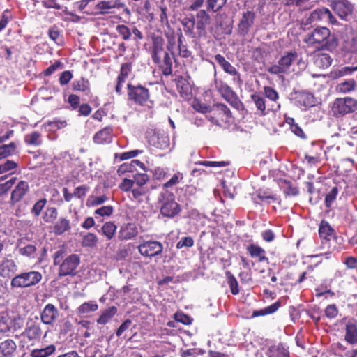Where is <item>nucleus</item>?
<instances>
[{"label":"nucleus","instance_id":"obj_1","mask_svg":"<svg viewBox=\"0 0 357 357\" xmlns=\"http://www.w3.org/2000/svg\"><path fill=\"white\" fill-rule=\"evenodd\" d=\"M303 41L318 50H333L337 45V40L331 36L330 30L324 26L314 29L305 36Z\"/></svg>","mask_w":357,"mask_h":357},{"label":"nucleus","instance_id":"obj_2","mask_svg":"<svg viewBox=\"0 0 357 357\" xmlns=\"http://www.w3.org/2000/svg\"><path fill=\"white\" fill-rule=\"evenodd\" d=\"M64 251L57 250L54 255V264L59 265V276H74L77 273V268L80 263V258L76 254H71L61 261Z\"/></svg>","mask_w":357,"mask_h":357},{"label":"nucleus","instance_id":"obj_3","mask_svg":"<svg viewBox=\"0 0 357 357\" xmlns=\"http://www.w3.org/2000/svg\"><path fill=\"white\" fill-rule=\"evenodd\" d=\"M41 273L36 271H24L15 275L10 280L12 289H26L38 285L42 280Z\"/></svg>","mask_w":357,"mask_h":357},{"label":"nucleus","instance_id":"obj_4","mask_svg":"<svg viewBox=\"0 0 357 357\" xmlns=\"http://www.w3.org/2000/svg\"><path fill=\"white\" fill-rule=\"evenodd\" d=\"M160 213L167 218H174L181 211L178 203L175 200L174 195L167 190L161 192L158 197Z\"/></svg>","mask_w":357,"mask_h":357},{"label":"nucleus","instance_id":"obj_5","mask_svg":"<svg viewBox=\"0 0 357 357\" xmlns=\"http://www.w3.org/2000/svg\"><path fill=\"white\" fill-rule=\"evenodd\" d=\"M357 109V100L351 98H337L331 105V112L336 118L343 117Z\"/></svg>","mask_w":357,"mask_h":357},{"label":"nucleus","instance_id":"obj_6","mask_svg":"<svg viewBox=\"0 0 357 357\" xmlns=\"http://www.w3.org/2000/svg\"><path fill=\"white\" fill-rule=\"evenodd\" d=\"M206 118L213 124L222 126L224 123L229 122L231 112L225 105L217 104L210 110Z\"/></svg>","mask_w":357,"mask_h":357},{"label":"nucleus","instance_id":"obj_7","mask_svg":"<svg viewBox=\"0 0 357 357\" xmlns=\"http://www.w3.org/2000/svg\"><path fill=\"white\" fill-rule=\"evenodd\" d=\"M113 9H122L123 12L126 14H130L129 8L126 6V4L123 2L121 1V0L101 1L95 5L93 11H91V13L94 15L109 14L112 13L111 10Z\"/></svg>","mask_w":357,"mask_h":357},{"label":"nucleus","instance_id":"obj_8","mask_svg":"<svg viewBox=\"0 0 357 357\" xmlns=\"http://www.w3.org/2000/svg\"><path fill=\"white\" fill-rule=\"evenodd\" d=\"M128 99L140 106L146 105L149 100V89L142 85L128 84Z\"/></svg>","mask_w":357,"mask_h":357},{"label":"nucleus","instance_id":"obj_9","mask_svg":"<svg viewBox=\"0 0 357 357\" xmlns=\"http://www.w3.org/2000/svg\"><path fill=\"white\" fill-rule=\"evenodd\" d=\"M297 59L298 54L296 52H287L279 59L278 64L271 66L268 71L273 74L287 73Z\"/></svg>","mask_w":357,"mask_h":357},{"label":"nucleus","instance_id":"obj_10","mask_svg":"<svg viewBox=\"0 0 357 357\" xmlns=\"http://www.w3.org/2000/svg\"><path fill=\"white\" fill-rule=\"evenodd\" d=\"M317 22H328L331 24H335L337 20L331 12L326 8H319L311 13L306 20V24Z\"/></svg>","mask_w":357,"mask_h":357},{"label":"nucleus","instance_id":"obj_11","mask_svg":"<svg viewBox=\"0 0 357 357\" xmlns=\"http://www.w3.org/2000/svg\"><path fill=\"white\" fill-rule=\"evenodd\" d=\"M333 11L344 20H349L354 11V5L348 0H335L331 4Z\"/></svg>","mask_w":357,"mask_h":357},{"label":"nucleus","instance_id":"obj_12","mask_svg":"<svg viewBox=\"0 0 357 357\" xmlns=\"http://www.w3.org/2000/svg\"><path fill=\"white\" fill-rule=\"evenodd\" d=\"M138 250L142 255L151 257L160 255L163 250V245L159 241H148L141 243Z\"/></svg>","mask_w":357,"mask_h":357},{"label":"nucleus","instance_id":"obj_13","mask_svg":"<svg viewBox=\"0 0 357 357\" xmlns=\"http://www.w3.org/2000/svg\"><path fill=\"white\" fill-rule=\"evenodd\" d=\"M18 266L13 259L3 258L0 262V277L11 279L17 275Z\"/></svg>","mask_w":357,"mask_h":357},{"label":"nucleus","instance_id":"obj_14","mask_svg":"<svg viewBox=\"0 0 357 357\" xmlns=\"http://www.w3.org/2000/svg\"><path fill=\"white\" fill-rule=\"evenodd\" d=\"M59 317L58 309L51 303L47 304L40 313L41 321L46 325H53Z\"/></svg>","mask_w":357,"mask_h":357},{"label":"nucleus","instance_id":"obj_15","mask_svg":"<svg viewBox=\"0 0 357 357\" xmlns=\"http://www.w3.org/2000/svg\"><path fill=\"white\" fill-rule=\"evenodd\" d=\"M344 341L351 345L357 344V321L349 319L345 324Z\"/></svg>","mask_w":357,"mask_h":357},{"label":"nucleus","instance_id":"obj_16","mask_svg":"<svg viewBox=\"0 0 357 357\" xmlns=\"http://www.w3.org/2000/svg\"><path fill=\"white\" fill-rule=\"evenodd\" d=\"M29 191V183L25 181H20L11 192L10 204L15 205L20 202Z\"/></svg>","mask_w":357,"mask_h":357},{"label":"nucleus","instance_id":"obj_17","mask_svg":"<svg viewBox=\"0 0 357 357\" xmlns=\"http://www.w3.org/2000/svg\"><path fill=\"white\" fill-rule=\"evenodd\" d=\"M296 102L297 105L303 110H306L316 105V100L312 93L301 91L296 94Z\"/></svg>","mask_w":357,"mask_h":357},{"label":"nucleus","instance_id":"obj_18","mask_svg":"<svg viewBox=\"0 0 357 357\" xmlns=\"http://www.w3.org/2000/svg\"><path fill=\"white\" fill-rule=\"evenodd\" d=\"M255 14L252 11H247L243 13L242 18L238 23V31L241 35H246L250 31V29L254 24Z\"/></svg>","mask_w":357,"mask_h":357},{"label":"nucleus","instance_id":"obj_19","mask_svg":"<svg viewBox=\"0 0 357 357\" xmlns=\"http://www.w3.org/2000/svg\"><path fill=\"white\" fill-rule=\"evenodd\" d=\"M215 59L225 73L234 76V81L241 82L239 73L234 66L225 59L223 56L220 54H216L215 56Z\"/></svg>","mask_w":357,"mask_h":357},{"label":"nucleus","instance_id":"obj_20","mask_svg":"<svg viewBox=\"0 0 357 357\" xmlns=\"http://www.w3.org/2000/svg\"><path fill=\"white\" fill-rule=\"evenodd\" d=\"M139 167L142 170H144L145 166L143 162L139 160H132L129 162H124L120 165L117 169V174L119 176H124L128 173L135 174L137 172V168Z\"/></svg>","mask_w":357,"mask_h":357},{"label":"nucleus","instance_id":"obj_21","mask_svg":"<svg viewBox=\"0 0 357 357\" xmlns=\"http://www.w3.org/2000/svg\"><path fill=\"white\" fill-rule=\"evenodd\" d=\"M247 252L252 258L257 259L258 262L268 263V258L266 257V252L264 248L258 245L252 243L247 246Z\"/></svg>","mask_w":357,"mask_h":357},{"label":"nucleus","instance_id":"obj_22","mask_svg":"<svg viewBox=\"0 0 357 357\" xmlns=\"http://www.w3.org/2000/svg\"><path fill=\"white\" fill-rule=\"evenodd\" d=\"M149 142L151 145L158 149H165L169 146V138L165 132H154Z\"/></svg>","mask_w":357,"mask_h":357},{"label":"nucleus","instance_id":"obj_23","mask_svg":"<svg viewBox=\"0 0 357 357\" xmlns=\"http://www.w3.org/2000/svg\"><path fill=\"white\" fill-rule=\"evenodd\" d=\"M138 234L137 227L133 223H128L122 225L119 231L120 240H130L135 238Z\"/></svg>","mask_w":357,"mask_h":357},{"label":"nucleus","instance_id":"obj_24","mask_svg":"<svg viewBox=\"0 0 357 357\" xmlns=\"http://www.w3.org/2000/svg\"><path fill=\"white\" fill-rule=\"evenodd\" d=\"M17 344L12 339H6L0 342V357H14Z\"/></svg>","mask_w":357,"mask_h":357},{"label":"nucleus","instance_id":"obj_25","mask_svg":"<svg viewBox=\"0 0 357 357\" xmlns=\"http://www.w3.org/2000/svg\"><path fill=\"white\" fill-rule=\"evenodd\" d=\"M196 29L199 36L205 33L206 27L210 23V16L204 10H200L197 13Z\"/></svg>","mask_w":357,"mask_h":357},{"label":"nucleus","instance_id":"obj_26","mask_svg":"<svg viewBox=\"0 0 357 357\" xmlns=\"http://www.w3.org/2000/svg\"><path fill=\"white\" fill-rule=\"evenodd\" d=\"M112 127H105L95 134L93 141L96 144L110 143L112 139Z\"/></svg>","mask_w":357,"mask_h":357},{"label":"nucleus","instance_id":"obj_27","mask_svg":"<svg viewBox=\"0 0 357 357\" xmlns=\"http://www.w3.org/2000/svg\"><path fill=\"white\" fill-rule=\"evenodd\" d=\"M16 331L15 319L8 316L0 317V333L8 334Z\"/></svg>","mask_w":357,"mask_h":357},{"label":"nucleus","instance_id":"obj_28","mask_svg":"<svg viewBox=\"0 0 357 357\" xmlns=\"http://www.w3.org/2000/svg\"><path fill=\"white\" fill-rule=\"evenodd\" d=\"M163 43L161 39H155L153 40L151 57L153 62L156 64H159L161 62V56L163 54L165 56Z\"/></svg>","mask_w":357,"mask_h":357},{"label":"nucleus","instance_id":"obj_29","mask_svg":"<svg viewBox=\"0 0 357 357\" xmlns=\"http://www.w3.org/2000/svg\"><path fill=\"white\" fill-rule=\"evenodd\" d=\"M319 234L321 238L330 241L335 236V230L327 221L323 220L319 224Z\"/></svg>","mask_w":357,"mask_h":357},{"label":"nucleus","instance_id":"obj_30","mask_svg":"<svg viewBox=\"0 0 357 357\" xmlns=\"http://www.w3.org/2000/svg\"><path fill=\"white\" fill-rule=\"evenodd\" d=\"M71 229L70 220L65 218H60L53 226V232L56 235H62Z\"/></svg>","mask_w":357,"mask_h":357},{"label":"nucleus","instance_id":"obj_31","mask_svg":"<svg viewBox=\"0 0 357 357\" xmlns=\"http://www.w3.org/2000/svg\"><path fill=\"white\" fill-rule=\"evenodd\" d=\"M314 63L319 68H327L332 63V59L328 54L318 53L314 56Z\"/></svg>","mask_w":357,"mask_h":357},{"label":"nucleus","instance_id":"obj_32","mask_svg":"<svg viewBox=\"0 0 357 357\" xmlns=\"http://www.w3.org/2000/svg\"><path fill=\"white\" fill-rule=\"evenodd\" d=\"M357 84L353 79H349L339 83L336 86V90L340 93H348L356 90Z\"/></svg>","mask_w":357,"mask_h":357},{"label":"nucleus","instance_id":"obj_33","mask_svg":"<svg viewBox=\"0 0 357 357\" xmlns=\"http://www.w3.org/2000/svg\"><path fill=\"white\" fill-rule=\"evenodd\" d=\"M117 308L114 306L109 307L101 312L100 316L97 319L98 324L105 325L107 324L112 317L116 314Z\"/></svg>","mask_w":357,"mask_h":357},{"label":"nucleus","instance_id":"obj_34","mask_svg":"<svg viewBox=\"0 0 357 357\" xmlns=\"http://www.w3.org/2000/svg\"><path fill=\"white\" fill-rule=\"evenodd\" d=\"M285 123L289 126L291 131L295 135L304 139L307 138L303 129L296 123L294 118L285 116Z\"/></svg>","mask_w":357,"mask_h":357},{"label":"nucleus","instance_id":"obj_35","mask_svg":"<svg viewBox=\"0 0 357 357\" xmlns=\"http://www.w3.org/2000/svg\"><path fill=\"white\" fill-rule=\"evenodd\" d=\"M252 200L255 204H259L260 202H270V200L275 201V197L266 191L259 190L252 194Z\"/></svg>","mask_w":357,"mask_h":357},{"label":"nucleus","instance_id":"obj_36","mask_svg":"<svg viewBox=\"0 0 357 357\" xmlns=\"http://www.w3.org/2000/svg\"><path fill=\"white\" fill-rule=\"evenodd\" d=\"M56 351V347L54 344H50L45 348L36 349L31 351V357H49Z\"/></svg>","mask_w":357,"mask_h":357},{"label":"nucleus","instance_id":"obj_37","mask_svg":"<svg viewBox=\"0 0 357 357\" xmlns=\"http://www.w3.org/2000/svg\"><path fill=\"white\" fill-rule=\"evenodd\" d=\"M24 334L29 340H38L42 335V330L38 325H31L25 329Z\"/></svg>","mask_w":357,"mask_h":357},{"label":"nucleus","instance_id":"obj_38","mask_svg":"<svg viewBox=\"0 0 357 357\" xmlns=\"http://www.w3.org/2000/svg\"><path fill=\"white\" fill-rule=\"evenodd\" d=\"M98 309L97 303L93 302H85L77 309V314L79 316H84L91 312H96Z\"/></svg>","mask_w":357,"mask_h":357},{"label":"nucleus","instance_id":"obj_39","mask_svg":"<svg viewBox=\"0 0 357 357\" xmlns=\"http://www.w3.org/2000/svg\"><path fill=\"white\" fill-rule=\"evenodd\" d=\"M280 307V303L277 301L272 305L267 306L263 309L255 310L252 312V317H256L259 316H264L267 314H271L275 312L279 307Z\"/></svg>","mask_w":357,"mask_h":357},{"label":"nucleus","instance_id":"obj_40","mask_svg":"<svg viewBox=\"0 0 357 357\" xmlns=\"http://www.w3.org/2000/svg\"><path fill=\"white\" fill-rule=\"evenodd\" d=\"M72 88L74 91H79L88 94L90 92L89 82L85 78H80L75 80L72 84Z\"/></svg>","mask_w":357,"mask_h":357},{"label":"nucleus","instance_id":"obj_41","mask_svg":"<svg viewBox=\"0 0 357 357\" xmlns=\"http://www.w3.org/2000/svg\"><path fill=\"white\" fill-rule=\"evenodd\" d=\"M116 228L114 222L109 221L103 224L101 230L102 234L106 236L108 240H111L116 233Z\"/></svg>","mask_w":357,"mask_h":357},{"label":"nucleus","instance_id":"obj_42","mask_svg":"<svg viewBox=\"0 0 357 357\" xmlns=\"http://www.w3.org/2000/svg\"><path fill=\"white\" fill-rule=\"evenodd\" d=\"M282 188L287 196H296L299 192L297 186L287 180H284L282 182Z\"/></svg>","mask_w":357,"mask_h":357},{"label":"nucleus","instance_id":"obj_43","mask_svg":"<svg viewBox=\"0 0 357 357\" xmlns=\"http://www.w3.org/2000/svg\"><path fill=\"white\" fill-rule=\"evenodd\" d=\"M267 355L268 357H289V352L281 346L271 347Z\"/></svg>","mask_w":357,"mask_h":357},{"label":"nucleus","instance_id":"obj_44","mask_svg":"<svg viewBox=\"0 0 357 357\" xmlns=\"http://www.w3.org/2000/svg\"><path fill=\"white\" fill-rule=\"evenodd\" d=\"M16 151V144L10 142L8 144H5L0 146V160L7 158L10 155L15 154Z\"/></svg>","mask_w":357,"mask_h":357},{"label":"nucleus","instance_id":"obj_45","mask_svg":"<svg viewBox=\"0 0 357 357\" xmlns=\"http://www.w3.org/2000/svg\"><path fill=\"white\" fill-rule=\"evenodd\" d=\"M162 74L168 76L172 73V62L167 52H165V56L162 64L160 65Z\"/></svg>","mask_w":357,"mask_h":357},{"label":"nucleus","instance_id":"obj_46","mask_svg":"<svg viewBox=\"0 0 357 357\" xmlns=\"http://www.w3.org/2000/svg\"><path fill=\"white\" fill-rule=\"evenodd\" d=\"M24 141L27 144L39 146L42 143L41 135L36 131L32 132L25 135Z\"/></svg>","mask_w":357,"mask_h":357},{"label":"nucleus","instance_id":"obj_47","mask_svg":"<svg viewBox=\"0 0 357 357\" xmlns=\"http://www.w3.org/2000/svg\"><path fill=\"white\" fill-rule=\"evenodd\" d=\"M225 275L227 280L228 284L231 289V292L234 295L238 294L239 293L238 283L236 278L229 271H227L225 272Z\"/></svg>","mask_w":357,"mask_h":357},{"label":"nucleus","instance_id":"obj_48","mask_svg":"<svg viewBox=\"0 0 357 357\" xmlns=\"http://www.w3.org/2000/svg\"><path fill=\"white\" fill-rule=\"evenodd\" d=\"M251 99L255 102L257 109L264 114L266 110V101L264 98L259 93H255L251 95Z\"/></svg>","mask_w":357,"mask_h":357},{"label":"nucleus","instance_id":"obj_49","mask_svg":"<svg viewBox=\"0 0 357 357\" xmlns=\"http://www.w3.org/2000/svg\"><path fill=\"white\" fill-rule=\"evenodd\" d=\"M184 32L186 35L195 37L194 28L195 22L194 18L185 17L182 20Z\"/></svg>","mask_w":357,"mask_h":357},{"label":"nucleus","instance_id":"obj_50","mask_svg":"<svg viewBox=\"0 0 357 357\" xmlns=\"http://www.w3.org/2000/svg\"><path fill=\"white\" fill-rule=\"evenodd\" d=\"M98 238L97 236L93 233H88L84 236L82 244L84 247L94 248L97 245Z\"/></svg>","mask_w":357,"mask_h":357},{"label":"nucleus","instance_id":"obj_51","mask_svg":"<svg viewBox=\"0 0 357 357\" xmlns=\"http://www.w3.org/2000/svg\"><path fill=\"white\" fill-rule=\"evenodd\" d=\"M58 211L55 207L47 208L43 215V219L45 222L52 223L57 218Z\"/></svg>","mask_w":357,"mask_h":357},{"label":"nucleus","instance_id":"obj_52","mask_svg":"<svg viewBox=\"0 0 357 357\" xmlns=\"http://www.w3.org/2000/svg\"><path fill=\"white\" fill-rule=\"evenodd\" d=\"M47 126L50 128L51 131H56L59 129L63 128L67 126L68 123L64 119H54L51 121L47 123Z\"/></svg>","mask_w":357,"mask_h":357},{"label":"nucleus","instance_id":"obj_53","mask_svg":"<svg viewBox=\"0 0 357 357\" xmlns=\"http://www.w3.org/2000/svg\"><path fill=\"white\" fill-rule=\"evenodd\" d=\"M47 201L45 198L38 200L31 209V214L35 217H38L44 209Z\"/></svg>","mask_w":357,"mask_h":357},{"label":"nucleus","instance_id":"obj_54","mask_svg":"<svg viewBox=\"0 0 357 357\" xmlns=\"http://www.w3.org/2000/svg\"><path fill=\"white\" fill-rule=\"evenodd\" d=\"M108 199L106 195H102L100 197H96L91 195L86 200V206L89 207L96 206L105 203Z\"/></svg>","mask_w":357,"mask_h":357},{"label":"nucleus","instance_id":"obj_55","mask_svg":"<svg viewBox=\"0 0 357 357\" xmlns=\"http://www.w3.org/2000/svg\"><path fill=\"white\" fill-rule=\"evenodd\" d=\"M222 96L228 102H236L238 100L236 93L231 90V89L227 86H222L221 89Z\"/></svg>","mask_w":357,"mask_h":357},{"label":"nucleus","instance_id":"obj_56","mask_svg":"<svg viewBox=\"0 0 357 357\" xmlns=\"http://www.w3.org/2000/svg\"><path fill=\"white\" fill-rule=\"evenodd\" d=\"M148 192V189L145 186H134L132 190V198L137 200L138 202H141L142 200V197H144Z\"/></svg>","mask_w":357,"mask_h":357},{"label":"nucleus","instance_id":"obj_57","mask_svg":"<svg viewBox=\"0 0 357 357\" xmlns=\"http://www.w3.org/2000/svg\"><path fill=\"white\" fill-rule=\"evenodd\" d=\"M227 0H206L207 8L213 12L220 10L226 3Z\"/></svg>","mask_w":357,"mask_h":357},{"label":"nucleus","instance_id":"obj_58","mask_svg":"<svg viewBox=\"0 0 357 357\" xmlns=\"http://www.w3.org/2000/svg\"><path fill=\"white\" fill-rule=\"evenodd\" d=\"M116 31L124 40H128L131 38V30L124 24H119L116 26Z\"/></svg>","mask_w":357,"mask_h":357},{"label":"nucleus","instance_id":"obj_59","mask_svg":"<svg viewBox=\"0 0 357 357\" xmlns=\"http://www.w3.org/2000/svg\"><path fill=\"white\" fill-rule=\"evenodd\" d=\"M11 19V11L9 9L5 10L2 13L0 18V32L6 27L7 24Z\"/></svg>","mask_w":357,"mask_h":357},{"label":"nucleus","instance_id":"obj_60","mask_svg":"<svg viewBox=\"0 0 357 357\" xmlns=\"http://www.w3.org/2000/svg\"><path fill=\"white\" fill-rule=\"evenodd\" d=\"M337 188L335 187L328 194H326L325 197V205L327 208H330L333 202L337 197Z\"/></svg>","mask_w":357,"mask_h":357},{"label":"nucleus","instance_id":"obj_61","mask_svg":"<svg viewBox=\"0 0 357 357\" xmlns=\"http://www.w3.org/2000/svg\"><path fill=\"white\" fill-rule=\"evenodd\" d=\"M17 167V162L13 160H8L0 165V174H4L15 169Z\"/></svg>","mask_w":357,"mask_h":357},{"label":"nucleus","instance_id":"obj_62","mask_svg":"<svg viewBox=\"0 0 357 357\" xmlns=\"http://www.w3.org/2000/svg\"><path fill=\"white\" fill-rule=\"evenodd\" d=\"M264 91L266 97L270 100L276 102L278 100V93L271 86H264Z\"/></svg>","mask_w":357,"mask_h":357},{"label":"nucleus","instance_id":"obj_63","mask_svg":"<svg viewBox=\"0 0 357 357\" xmlns=\"http://www.w3.org/2000/svg\"><path fill=\"white\" fill-rule=\"evenodd\" d=\"M36 251V248L33 245H28L23 248H19V253L21 255L26 256L29 257H33V255Z\"/></svg>","mask_w":357,"mask_h":357},{"label":"nucleus","instance_id":"obj_64","mask_svg":"<svg viewBox=\"0 0 357 357\" xmlns=\"http://www.w3.org/2000/svg\"><path fill=\"white\" fill-rule=\"evenodd\" d=\"M132 177L135 186H144L148 181V176L145 174L136 173Z\"/></svg>","mask_w":357,"mask_h":357}]
</instances>
